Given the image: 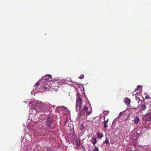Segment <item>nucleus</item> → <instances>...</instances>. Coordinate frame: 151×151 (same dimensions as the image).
Returning <instances> with one entry per match:
<instances>
[{"label": "nucleus", "mask_w": 151, "mask_h": 151, "mask_svg": "<svg viewBox=\"0 0 151 151\" xmlns=\"http://www.w3.org/2000/svg\"><path fill=\"white\" fill-rule=\"evenodd\" d=\"M45 124L47 127H50L53 124V119L51 117H48L45 122Z\"/></svg>", "instance_id": "20e7f679"}, {"label": "nucleus", "mask_w": 151, "mask_h": 151, "mask_svg": "<svg viewBox=\"0 0 151 151\" xmlns=\"http://www.w3.org/2000/svg\"><path fill=\"white\" fill-rule=\"evenodd\" d=\"M105 118L104 117V119H105ZM108 119L106 120L105 121V120H104V123H107L108 122Z\"/></svg>", "instance_id": "6ab92c4d"}, {"label": "nucleus", "mask_w": 151, "mask_h": 151, "mask_svg": "<svg viewBox=\"0 0 151 151\" xmlns=\"http://www.w3.org/2000/svg\"><path fill=\"white\" fill-rule=\"evenodd\" d=\"M98 137L99 138H101L102 137L103 135V134L98 133L97 134Z\"/></svg>", "instance_id": "f8f14e48"}, {"label": "nucleus", "mask_w": 151, "mask_h": 151, "mask_svg": "<svg viewBox=\"0 0 151 151\" xmlns=\"http://www.w3.org/2000/svg\"><path fill=\"white\" fill-rule=\"evenodd\" d=\"M124 111L121 112L119 113V115L118 116V117H120L121 116L123 113Z\"/></svg>", "instance_id": "dca6fc26"}, {"label": "nucleus", "mask_w": 151, "mask_h": 151, "mask_svg": "<svg viewBox=\"0 0 151 151\" xmlns=\"http://www.w3.org/2000/svg\"><path fill=\"white\" fill-rule=\"evenodd\" d=\"M137 95L138 96V95ZM139 95L140 96H141V95Z\"/></svg>", "instance_id": "412c9836"}, {"label": "nucleus", "mask_w": 151, "mask_h": 151, "mask_svg": "<svg viewBox=\"0 0 151 151\" xmlns=\"http://www.w3.org/2000/svg\"><path fill=\"white\" fill-rule=\"evenodd\" d=\"M31 104L32 108L35 109L36 112H44L45 111L47 105L42 102L34 100L29 104Z\"/></svg>", "instance_id": "f257e3e1"}, {"label": "nucleus", "mask_w": 151, "mask_h": 151, "mask_svg": "<svg viewBox=\"0 0 151 151\" xmlns=\"http://www.w3.org/2000/svg\"><path fill=\"white\" fill-rule=\"evenodd\" d=\"M93 151H99V149L97 146H95Z\"/></svg>", "instance_id": "ddd939ff"}, {"label": "nucleus", "mask_w": 151, "mask_h": 151, "mask_svg": "<svg viewBox=\"0 0 151 151\" xmlns=\"http://www.w3.org/2000/svg\"><path fill=\"white\" fill-rule=\"evenodd\" d=\"M88 109V108L85 105L84 107L80 111L79 113L78 114L79 116L81 117H82L83 116H84V114L86 113V115L90 114L91 112V111H88L86 112V111H87Z\"/></svg>", "instance_id": "7ed1b4c3"}, {"label": "nucleus", "mask_w": 151, "mask_h": 151, "mask_svg": "<svg viewBox=\"0 0 151 151\" xmlns=\"http://www.w3.org/2000/svg\"><path fill=\"white\" fill-rule=\"evenodd\" d=\"M131 102L130 100L127 97H125L124 99V102L127 105H129Z\"/></svg>", "instance_id": "423d86ee"}, {"label": "nucleus", "mask_w": 151, "mask_h": 151, "mask_svg": "<svg viewBox=\"0 0 151 151\" xmlns=\"http://www.w3.org/2000/svg\"><path fill=\"white\" fill-rule=\"evenodd\" d=\"M84 97L86 98V95H77L76 105V111H80L82 105V101Z\"/></svg>", "instance_id": "f03ea898"}, {"label": "nucleus", "mask_w": 151, "mask_h": 151, "mask_svg": "<svg viewBox=\"0 0 151 151\" xmlns=\"http://www.w3.org/2000/svg\"><path fill=\"white\" fill-rule=\"evenodd\" d=\"M77 145L79 146L80 145V141H79V142H78V140H77Z\"/></svg>", "instance_id": "f3484780"}, {"label": "nucleus", "mask_w": 151, "mask_h": 151, "mask_svg": "<svg viewBox=\"0 0 151 151\" xmlns=\"http://www.w3.org/2000/svg\"><path fill=\"white\" fill-rule=\"evenodd\" d=\"M91 142L93 144V145L95 146V144L97 143L96 138L95 137H92L91 139Z\"/></svg>", "instance_id": "6e6552de"}, {"label": "nucleus", "mask_w": 151, "mask_h": 151, "mask_svg": "<svg viewBox=\"0 0 151 151\" xmlns=\"http://www.w3.org/2000/svg\"><path fill=\"white\" fill-rule=\"evenodd\" d=\"M45 151H52L50 147L49 146L45 148Z\"/></svg>", "instance_id": "9d476101"}, {"label": "nucleus", "mask_w": 151, "mask_h": 151, "mask_svg": "<svg viewBox=\"0 0 151 151\" xmlns=\"http://www.w3.org/2000/svg\"><path fill=\"white\" fill-rule=\"evenodd\" d=\"M144 96H145L146 99H148L149 98V96L148 95H143Z\"/></svg>", "instance_id": "a211bd4d"}, {"label": "nucleus", "mask_w": 151, "mask_h": 151, "mask_svg": "<svg viewBox=\"0 0 151 151\" xmlns=\"http://www.w3.org/2000/svg\"><path fill=\"white\" fill-rule=\"evenodd\" d=\"M104 127L105 129H106V128L108 127V126L107 125V123H106L104 122Z\"/></svg>", "instance_id": "4468645a"}, {"label": "nucleus", "mask_w": 151, "mask_h": 151, "mask_svg": "<svg viewBox=\"0 0 151 151\" xmlns=\"http://www.w3.org/2000/svg\"><path fill=\"white\" fill-rule=\"evenodd\" d=\"M105 118L104 117V119H105ZM108 119L106 120L105 121V120H104V123H107L108 122Z\"/></svg>", "instance_id": "aec40b11"}, {"label": "nucleus", "mask_w": 151, "mask_h": 151, "mask_svg": "<svg viewBox=\"0 0 151 151\" xmlns=\"http://www.w3.org/2000/svg\"><path fill=\"white\" fill-rule=\"evenodd\" d=\"M139 106L140 108L143 111L145 110L147 108V106L145 104H139Z\"/></svg>", "instance_id": "0eeeda50"}, {"label": "nucleus", "mask_w": 151, "mask_h": 151, "mask_svg": "<svg viewBox=\"0 0 151 151\" xmlns=\"http://www.w3.org/2000/svg\"><path fill=\"white\" fill-rule=\"evenodd\" d=\"M149 111L151 112V109H150ZM142 119L145 122L151 121V112L143 116Z\"/></svg>", "instance_id": "39448f33"}, {"label": "nucleus", "mask_w": 151, "mask_h": 151, "mask_svg": "<svg viewBox=\"0 0 151 151\" xmlns=\"http://www.w3.org/2000/svg\"><path fill=\"white\" fill-rule=\"evenodd\" d=\"M65 110L66 111V112H65L64 111V112H65V114H68V113H69V111L67 109H64V111H65Z\"/></svg>", "instance_id": "2eb2a0df"}, {"label": "nucleus", "mask_w": 151, "mask_h": 151, "mask_svg": "<svg viewBox=\"0 0 151 151\" xmlns=\"http://www.w3.org/2000/svg\"><path fill=\"white\" fill-rule=\"evenodd\" d=\"M104 143H105L107 144H109V138L107 137H106L105 140L104 141Z\"/></svg>", "instance_id": "9b49d317"}, {"label": "nucleus", "mask_w": 151, "mask_h": 151, "mask_svg": "<svg viewBox=\"0 0 151 151\" xmlns=\"http://www.w3.org/2000/svg\"><path fill=\"white\" fill-rule=\"evenodd\" d=\"M140 120L138 116H136L134 119V122L135 124H137L139 122Z\"/></svg>", "instance_id": "1a4fd4ad"}]
</instances>
